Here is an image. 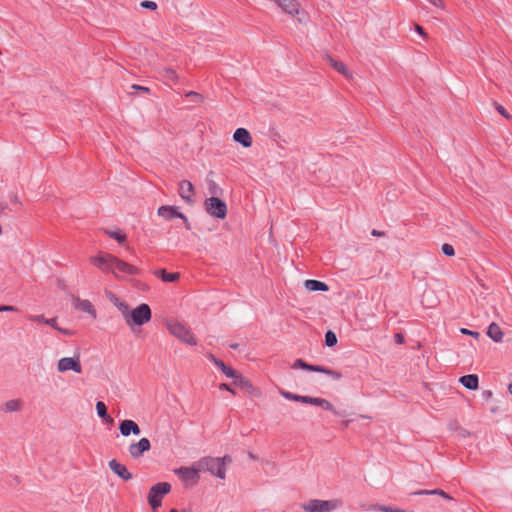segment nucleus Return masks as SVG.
Masks as SVG:
<instances>
[{
    "label": "nucleus",
    "mask_w": 512,
    "mask_h": 512,
    "mask_svg": "<svg viewBox=\"0 0 512 512\" xmlns=\"http://www.w3.org/2000/svg\"><path fill=\"white\" fill-rule=\"evenodd\" d=\"M232 462L230 456L224 457H203L198 460L200 471H207L219 479L226 478V466Z\"/></svg>",
    "instance_id": "f257e3e1"
},
{
    "label": "nucleus",
    "mask_w": 512,
    "mask_h": 512,
    "mask_svg": "<svg viewBox=\"0 0 512 512\" xmlns=\"http://www.w3.org/2000/svg\"><path fill=\"white\" fill-rule=\"evenodd\" d=\"M122 317L126 325L133 330L135 326H142L148 323L151 320L152 312L149 305L145 303L140 304L134 309H130L128 305Z\"/></svg>",
    "instance_id": "f03ea898"
},
{
    "label": "nucleus",
    "mask_w": 512,
    "mask_h": 512,
    "mask_svg": "<svg viewBox=\"0 0 512 512\" xmlns=\"http://www.w3.org/2000/svg\"><path fill=\"white\" fill-rule=\"evenodd\" d=\"M340 499L320 500L311 499L301 505L305 512H332L342 506Z\"/></svg>",
    "instance_id": "7ed1b4c3"
},
{
    "label": "nucleus",
    "mask_w": 512,
    "mask_h": 512,
    "mask_svg": "<svg viewBox=\"0 0 512 512\" xmlns=\"http://www.w3.org/2000/svg\"><path fill=\"white\" fill-rule=\"evenodd\" d=\"M171 491V485L167 482H160L153 485L148 492V503L153 510L159 508L162 504V499Z\"/></svg>",
    "instance_id": "20e7f679"
},
{
    "label": "nucleus",
    "mask_w": 512,
    "mask_h": 512,
    "mask_svg": "<svg viewBox=\"0 0 512 512\" xmlns=\"http://www.w3.org/2000/svg\"><path fill=\"white\" fill-rule=\"evenodd\" d=\"M169 332L178 338L180 341L195 346L197 345V340L194 337L193 333L183 324L179 322L169 323L167 325Z\"/></svg>",
    "instance_id": "39448f33"
},
{
    "label": "nucleus",
    "mask_w": 512,
    "mask_h": 512,
    "mask_svg": "<svg viewBox=\"0 0 512 512\" xmlns=\"http://www.w3.org/2000/svg\"><path fill=\"white\" fill-rule=\"evenodd\" d=\"M205 211L212 217L224 219L227 215V205L219 197L207 198L204 202Z\"/></svg>",
    "instance_id": "423d86ee"
},
{
    "label": "nucleus",
    "mask_w": 512,
    "mask_h": 512,
    "mask_svg": "<svg viewBox=\"0 0 512 512\" xmlns=\"http://www.w3.org/2000/svg\"><path fill=\"white\" fill-rule=\"evenodd\" d=\"M292 368L324 373L326 375H329L333 380H336V381H338L342 378V374L339 371L332 370V369H329L324 366L310 365V364L306 363L305 361H303L302 359L295 360L292 365Z\"/></svg>",
    "instance_id": "0eeeda50"
},
{
    "label": "nucleus",
    "mask_w": 512,
    "mask_h": 512,
    "mask_svg": "<svg viewBox=\"0 0 512 512\" xmlns=\"http://www.w3.org/2000/svg\"><path fill=\"white\" fill-rule=\"evenodd\" d=\"M116 256L101 252L96 256H92L89 258L90 262L94 264L96 267H98L103 272H111L114 274L115 277H119V274L115 272L113 269V264L115 262Z\"/></svg>",
    "instance_id": "6e6552de"
},
{
    "label": "nucleus",
    "mask_w": 512,
    "mask_h": 512,
    "mask_svg": "<svg viewBox=\"0 0 512 512\" xmlns=\"http://www.w3.org/2000/svg\"><path fill=\"white\" fill-rule=\"evenodd\" d=\"M57 371L59 373H65L73 371L76 374L82 373V364L79 355L72 357H62L57 362Z\"/></svg>",
    "instance_id": "1a4fd4ad"
},
{
    "label": "nucleus",
    "mask_w": 512,
    "mask_h": 512,
    "mask_svg": "<svg viewBox=\"0 0 512 512\" xmlns=\"http://www.w3.org/2000/svg\"><path fill=\"white\" fill-rule=\"evenodd\" d=\"M200 472L201 471L198 466V461L195 462L191 467H180L175 470V473L179 475L184 482L190 483L192 485L198 483Z\"/></svg>",
    "instance_id": "9d476101"
},
{
    "label": "nucleus",
    "mask_w": 512,
    "mask_h": 512,
    "mask_svg": "<svg viewBox=\"0 0 512 512\" xmlns=\"http://www.w3.org/2000/svg\"><path fill=\"white\" fill-rule=\"evenodd\" d=\"M157 214L166 219V220H172L174 218H180L184 221L185 223V226L187 229H190V222L188 220V218L183 214L181 213L177 207L175 206H169V205H165V206H161L158 208L157 210Z\"/></svg>",
    "instance_id": "9b49d317"
},
{
    "label": "nucleus",
    "mask_w": 512,
    "mask_h": 512,
    "mask_svg": "<svg viewBox=\"0 0 512 512\" xmlns=\"http://www.w3.org/2000/svg\"><path fill=\"white\" fill-rule=\"evenodd\" d=\"M151 449V443L148 438H141L139 441L131 443L128 446V452L131 458L139 459L142 455Z\"/></svg>",
    "instance_id": "f8f14e48"
},
{
    "label": "nucleus",
    "mask_w": 512,
    "mask_h": 512,
    "mask_svg": "<svg viewBox=\"0 0 512 512\" xmlns=\"http://www.w3.org/2000/svg\"><path fill=\"white\" fill-rule=\"evenodd\" d=\"M28 319L33 322L45 323L64 335H68V336L73 335L72 331H70L68 329H63L58 326L56 317L51 318V319H46L43 315H30V316H28Z\"/></svg>",
    "instance_id": "ddd939ff"
},
{
    "label": "nucleus",
    "mask_w": 512,
    "mask_h": 512,
    "mask_svg": "<svg viewBox=\"0 0 512 512\" xmlns=\"http://www.w3.org/2000/svg\"><path fill=\"white\" fill-rule=\"evenodd\" d=\"M108 466L111 469V471L116 474L119 478L129 481L132 479V474L128 471L126 466L122 463H120L116 459H112L108 462Z\"/></svg>",
    "instance_id": "4468645a"
},
{
    "label": "nucleus",
    "mask_w": 512,
    "mask_h": 512,
    "mask_svg": "<svg viewBox=\"0 0 512 512\" xmlns=\"http://www.w3.org/2000/svg\"><path fill=\"white\" fill-rule=\"evenodd\" d=\"M119 430L121 435L124 437H128L131 434L138 436L141 433L138 424L135 421L128 419H125L120 422Z\"/></svg>",
    "instance_id": "2eb2a0df"
},
{
    "label": "nucleus",
    "mask_w": 512,
    "mask_h": 512,
    "mask_svg": "<svg viewBox=\"0 0 512 512\" xmlns=\"http://www.w3.org/2000/svg\"><path fill=\"white\" fill-rule=\"evenodd\" d=\"M304 403L316 405V406L321 407L324 410L333 412L335 415H340L334 408L333 404L324 398L304 396Z\"/></svg>",
    "instance_id": "dca6fc26"
},
{
    "label": "nucleus",
    "mask_w": 512,
    "mask_h": 512,
    "mask_svg": "<svg viewBox=\"0 0 512 512\" xmlns=\"http://www.w3.org/2000/svg\"><path fill=\"white\" fill-rule=\"evenodd\" d=\"M74 307H75V309H77L81 312L87 313L93 319L97 318V311H96L94 305L87 299H80V298L75 299Z\"/></svg>",
    "instance_id": "f3484780"
},
{
    "label": "nucleus",
    "mask_w": 512,
    "mask_h": 512,
    "mask_svg": "<svg viewBox=\"0 0 512 512\" xmlns=\"http://www.w3.org/2000/svg\"><path fill=\"white\" fill-rule=\"evenodd\" d=\"M113 269L115 270V272L117 274H118V272L127 274V275H136L139 273V270L135 266H133L117 257L115 258V262L113 264Z\"/></svg>",
    "instance_id": "a211bd4d"
},
{
    "label": "nucleus",
    "mask_w": 512,
    "mask_h": 512,
    "mask_svg": "<svg viewBox=\"0 0 512 512\" xmlns=\"http://www.w3.org/2000/svg\"><path fill=\"white\" fill-rule=\"evenodd\" d=\"M179 195L187 203H192V196L194 195V186L188 180H183L179 183Z\"/></svg>",
    "instance_id": "6ab92c4d"
},
{
    "label": "nucleus",
    "mask_w": 512,
    "mask_h": 512,
    "mask_svg": "<svg viewBox=\"0 0 512 512\" xmlns=\"http://www.w3.org/2000/svg\"><path fill=\"white\" fill-rule=\"evenodd\" d=\"M233 139L242 144L245 148L252 146V137L249 131L245 128H238L233 134Z\"/></svg>",
    "instance_id": "aec40b11"
},
{
    "label": "nucleus",
    "mask_w": 512,
    "mask_h": 512,
    "mask_svg": "<svg viewBox=\"0 0 512 512\" xmlns=\"http://www.w3.org/2000/svg\"><path fill=\"white\" fill-rule=\"evenodd\" d=\"M459 381L465 388L470 389V390H477L479 387L478 377H477V375H474V374L462 376L459 379Z\"/></svg>",
    "instance_id": "412c9836"
},
{
    "label": "nucleus",
    "mask_w": 512,
    "mask_h": 512,
    "mask_svg": "<svg viewBox=\"0 0 512 512\" xmlns=\"http://www.w3.org/2000/svg\"><path fill=\"white\" fill-rule=\"evenodd\" d=\"M487 335L494 341V342H501L503 340V332L500 326L493 322L489 325L487 330Z\"/></svg>",
    "instance_id": "4be33fe9"
},
{
    "label": "nucleus",
    "mask_w": 512,
    "mask_h": 512,
    "mask_svg": "<svg viewBox=\"0 0 512 512\" xmlns=\"http://www.w3.org/2000/svg\"><path fill=\"white\" fill-rule=\"evenodd\" d=\"M105 295L107 297V299L115 306L117 307V309L119 310V312L121 313V315L123 314L124 311H126V308L128 306V304L124 301H122L118 296H116L114 293H112L111 291H105Z\"/></svg>",
    "instance_id": "5701e85b"
},
{
    "label": "nucleus",
    "mask_w": 512,
    "mask_h": 512,
    "mask_svg": "<svg viewBox=\"0 0 512 512\" xmlns=\"http://www.w3.org/2000/svg\"><path fill=\"white\" fill-rule=\"evenodd\" d=\"M304 287L308 291H327L328 290V286L324 282H321L318 280H306L304 282Z\"/></svg>",
    "instance_id": "b1692460"
},
{
    "label": "nucleus",
    "mask_w": 512,
    "mask_h": 512,
    "mask_svg": "<svg viewBox=\"0 0 512 512\" xmlns=\"http://www.w3.org/2000/svg\"><path fill=\"white\" fill-rule=\"evenodd\" d=\"M96 412L98 414V416L106 423L108 424H112L113 423V418L111 416L108 415L107 413V407L105 405L104 402L102 401H98L96 403Z\"/></svg>",
    "instance_id": "393cba45"
},
{
    "label": "nucleus",
    "mask_w": 512,
    "mask_h": 512,
    "mask_svg": "<svg viewBox=\"0 0 512 512\" xmlns=\"http://www.w3.org/2000/svg\"><path fill=\"white\" fill-rule=\"evenodd\" d=\"M23 403L20 399H11L4 403L3 409L5 412H18L21 411Z\"/></svg>",
    "instance_id": "a878e982"
},
{
    "label": "nucleus",
    "mask_w": 512,
    "mask_h": 512,
    "mask_svg": "<svg viewBox=\"0 0 512 512\" xmlns=\"http://www.w3.org/2000/svg\"><path fill=\"white\" fill-rule=\"evenodd\" d=\"M155 274L161 277L164 282H175L180 278L179 273H168L164 269L156 271Z\"/></svg>",
    "instance_id": "bb28decb"
},
{
    "label": "nucleus",
    "mask_w": 512,
    "mask_h": 512,
    "mask_svg": "<svg viewBox=\"0 0 512 512\" xmlns=\"http://www.w3.org/2000/svg\"><path fill=\"white\" fill-rule=\"evenodd\" d=\"M105 234L109 237L117 240L119 243H123L126 240V234L122 231L116 229V230H105Z\"/></svg>",
    "instance_id": "cd10ccee"
},
{
    "label": "nucleus",
    "mask_w": 512,
    "mask_h": 512,
    "mask_svg": "<svg viewBox=\"0 0 512 512\" xmlns=\"http://www.w3.org/2000/svg\"><path fill=\"white\" fill-rule=\"evenodd\" d=\"M367 510L383 511V512H406L405 510L393 508L391 506L378 505V504L371 505Z\"/></svg>",
    "instance_id": "c85d7f7f"
},
{
    "label": "nucleus",
    "mask_w": 512,
    "mask_h": 512,
    "mask_svg": "<svg viewBox=\"0 0 512 512\" xmlns=\"http://www.w3.org/2000/svg\"><path fill=\"white\" fill-rule=\"evenodd\" d=\"M280 394L287 400L304 403V396H302V395L293 394L286 390H280Z\"/></svg>",
    "instance_id": "c756f323"
},
{
    "label": "nucleus",
    "mask_w": 512,
    "mask_h": 512,
    "mask_svg": "<svg viewBox=\"0 0 512 512\" xmlns=\"http://www.w3.org/2000/svg\"><path fill=\"white\" fill-rule=\"evenodd\" d=\"M234 383H235L236 385H238V386L242 387V388H247V389H248V388H251V387H252L251 382H250L247 378H245V377L241 376L239 373H238V374H237V376L234 378Z\"/></svg>",
    "instance_id": "7c9ffc66"
},
{
    "label": "nucleus",
    "mask_w": 512,
    "mask_h": 512,
    "mask_svg": "<svg viewBox=\"0 0 512 512\" xmlns=\"http://www.w3.org/2000/svg\"><path fill=\"white\" fill-rule=\"evenodd\" d=\"M325 344L328 347H333L337 344V336L333 331H328L325 334Z\"/></svg>",
    "instance_id": "2f4dec72"
},
{
    "label": "nucleus",
    "mask_w": 512,
    "mask_h": 512,
    "mask_svg": "<svg viewBox=\"0 0 512 512\" xmlns=\"http://www.w3.org/2000/svg\"><path fill=\"white\" fill-rule=\"evenodd\" d=\"M163 77L168 81H176L177 79L175 71L167 67L163 69Z\"/></svg>",
    "instance_id": "473e14b6"
},
{
    "label": "nucleus",
    "mask_w": 512,
    "mask_h": 512,
    "mask_svg": "<svg viewBox=\"0 0 512 512\" xmlns=\"http://www.w3.org/2000/svg\"><path fill=\"white\" fill-rule=\"evenodd\" d=\"M336 70L348 79H352V72L349 66H334Z\"/></svg>",
    "instance_id": "72a5a7b5"
},
{
    "label": "nucleus",
    "mask_w": 512,
    "mask_h": 512,
    "mask_svg": "<svg viewBox=\"0 0 512 512\" xmlns=\"http://www.w3.org/2000/svg\"><path fill=\"white\" fill-rule=\"evenodd\" d=\"M186 97L190 98L191 101L201 103L203 102V96L197 92L190 91L186 93Z\"/></svg>",
    "instance_id": "f704fd0d"
},
{
    "label": "nucleus",
    "mask_w": 512,
    "mask_h": 512,
    "mask_svg": "<svg viewBox=\"0 0 512 512\" xmlns=\"http://www.w3.org/2000/svg\"><path fill=\"white\" fill-rule=\"evenodd\" d=\"M441 250L446 256L452 257L455 255V250H454L453 246L450 244H447V243L443 244L441 247Z\"/></svg>",
    "instance_id": "c9c22d12"
},
{
    "label": "nucleus",
    "mask_w": 512,
    "mask_h": 512,
    "mask_svg": "<svg viewBox=\"0 0 512 512\" xmlns=\"http://www.w3.org/2000/svg\"><path fill=\"white\" fill-rule=\"evenodd\" d=\"M209 358H210V360H211V361H212V362H213V363H214V364H215V365H216V366H217V367H218L222 372H224V371H225V369H226L227 365H226L223 361H221V360L217 359V358H216L215 356H213V355H210V357H209Z\"/></svg>",
    "instance_id": "e433bc0d"
},
{
    "label": "nucleus",
    "mask_w": 512,
    "mask_h": 512,
    "mask_svg": "<svg viewBox=\"0 0 512 512\" xmlns=\"http://www.w3.org/2000/svg\"><path fill=\"white\" fill-rule=\"evenodd\" d=\"M209 358H210V360H211V361H212V362H213V363H214V364H215V365H216V366H217V367H218L222 372H224V371H225V369H226L227 365H226L223 361H221V360L217 359V358H216L215 356H213V355H210V357H209Z\"/></svg>",
    "instance_id": "4c0bfd02"
},
{
    "label": "nucleus",
    "mask_w": 512,
    "mask_h": 512,
    "mask_svg": "<svg viewBox=\"0 0 512 512\" xmlns=\"http://www.w3.org/2000/svg\"><path fill=\"white\" fill-rule=\"evenodd\" d=\"M141 7L149 10H156L157 9V3L154 1H142L140 3Z\"/></svg>",
    "instance_id": "58836bf2"
},
{
    "label": "nucleus",
    "mask_w": 512,
    "mask_h": 512,
    "mask_svg": "<svg viewBox=\"0 0 512 512\" xmlns=\"http://www.w3.org/2000/svg\"><path fill=\"white\" fill-rule=\"evenodd\" d=\"M496 110L504 116L506 119H511V115L507 112V110L500 104L494 103Z\"/></svg>",
    "instance_id": "ea45409f"
},
{
    "label": "nucleus",
    "mask_w": 512,
    "mask_h": 512,
    "mask_svg": "<svg viewBox=\"0 0 512 512\" xmlns=\"http://www.w3.org/2000/svg\"><path fill=\"white\" fill-rule=\"evenodd\" d=\"M431 494L439 495V496H441L442 498H444L446 500H452V497L450 495H448L445 491L441 490V489L432 490Z\"/></svg>",
    "instance_id": "a19ab883"
},
{
    "label": "nucleus",
    "mask_w": 512,
    "mask_h": 512,
    "mask_svg": "<svg viewBox=\"0 0 512 512\" xmlns=\"http://www.w3.org/2000/svg\"><path fill=\"white\" fill-rule=\"evenodd\" d=\"M223 373L227 377L232 378V379H234L237 376V374H238V372L236 370H234L233 368H231L229 366L226 367V369H225V371Z\"/></svg>",
    "instance_id": "79ce46f5"
},
{
    "label": "nucleus",
    "mask_w": 512,
    "mask_h": 512,
    "mask_svg": "<svg viewBox=\"0 0 512 512\" xmlns=\"http://www.w3.org/2000/svg\"><path fill=\"white\" fill-rule=\"evenodd\" d=\"M427 1L430 2L433 6H435L437 8H441V9L444 8L443 0H427Z\"/></svg>",
    "instance_id": "37998d69"
},
{
    "label": "nucleus",
    "mask_w": 512,
    "mask_h": 512,
    "mask_svg": "<svg viewBox=\"0 0 512 512\" xmlns=\"http://www.w3.org/2000/svg\"><path fill=\"white\" fill-rule=\"evenodd\" d=\"M12 311H16V308L14 306H10V305L0 306V312H12Z\"/></svg>",
    "instance_id": "c03bdc74"
},
{
    "label": "nucleus",
    "mask_w": 512,
    "mask_h": 512,
    "mask_svg": "<svg viewBox=\"0 0 512 512\" xmlns=\"http://www.w3.org/2000/svg\"><path fill=\"white\" fill-rule=\"evenodd\" d=\"M461 333L466 334V335H470V336H473V337H478L479 336L478 332L471 331V330H468V329H465V328L461 329Z\"/></svg>",
    "instance_id": "a18cd8bd"
},
{
    "label": "nucleus",
    "mask_w": 512,
    "mask_h": 512,
    "mask_svg": "<svg viewBox=\"0 0 512 512\" xmlns=\"http://www.w3.org/2000/svg\"><path fill=\"white\" fill-rule=\"evenodd\" d=\"M131 88L134 90H139V91L146 92V93L149 92V88L140 86V85H136V84L132 85Z\"/></svg>",
    "instance_id": "49530a36"
},
{
    "label": "nucleus",
    "mask_w": 512,
    "mask_h": 512,
    "mask_svg": "<svg viewBox=\"0 0 512 512\" xmlns=\"http://www.w3.org/2000/svg\"><path fill=\"white\" fill-rule=\"evenodd\" d=\"M432 490H419L413 493V495H432Z\"/></svg>",
    "instance_id": "de8ad7c7"
},
{
    "label": "nucleus",
    "mask_w": 512,
    "mask_h": 512,
    "mask_svg": "<svg viewBox=\"0 0 512 512\" xmlns=\"http://www.w3.org/2000/svg\"><path fill=\"white\" fill-rule=\"evenodd\" d=\"M219 388L221 390H226V391H229L231 392L232 394H234L235 392L229 387V385L225 384V383H222L219 385Z\"/></svg>",
    "instance_id": "09e8293b"
},
{
    "label": "nucleus",
    "mask_w": 512,
    "mask_h": 512,
    "mask_svg": "<svg viewBox=\"0 0 512 512\" xmlns=\"http://www.w3.org/2000/svg\"><path fill=\"white\" fill-rule=\"evenodd\" d=\"M415 30L417 33H419L421 36L426 37V33L424 32L423 28L419 25L415 26Z\"/></svg>",
    "instance_id": "8fccbe9b"
},
{
    "label": "nucleus",
    "mask_w": 512,
    "mask_h": 512,
    "mask_svg": "<svg viewBox=\"0 0 512 512\" xmlns=\"http://www.w3.org/2000/svg\"><path fill=\"white\" fill-rule=\"evenodd\" d=\"M210 192L212 194H216L217 193V185L214 182H211V184H210Z\"/></svg>",
    "instance_id": "3c124183"
},
{
    "label": "nucleus",
    "mask_w": 512,
    "mask_h": 512,
    "mask_svg": "<svg viewBox=\"0 0 512 512\" xmlns=\"http://www.w3.org/2000/svg\"><path fill=\"white\" fill-rule=\"evenodd\" d=\"M372 235H373V236L380 237V236H383V235H384V233H383V232H381V231L373 230V231H372Z\"/></svg>",
    "instance_id": "603ef678"
},
{
    "label": "nucleus",
    "mask_w": 512,
    "mask_h": 512,
    "mask_svg": "<svg viewBox=\"0 0 512 512\" xmlns=\"http://www.w3.org/2000/svg\"><path fill=\"white\" fill-rule=\"evenodd\" d=\"M396 340H397L398 343H403L404 338H403L402 335L398 334V335H396Z\"/></svg>",
    "instance_id": "864d4df0"
},
{
    "label": "nucleus",
    "mask_w": 512,
    "mask_h": 512,
    "mask_svg": "<svg viewBox=\"0 0 512 512\" xmlns=\"http://www.w3.org/2000/svg\"><path fill=\"white\" fill-rule=\"evenodd\" d=\"M508 390H509L510 394L512 395V383H510V384L508 385Z\"/></svg>",
    "instance_id": "5fc2aeb1"
},
{
    "label": "nucleus",
    "mask_w": 512,
    "mask_h": 512,
    "mask_svg": "<svg viewBox=\"0 0 512 512\" xmlns=\"http://www.w3.org/2000/svg\"><path fill=\"white\" fill-rule=\"evenodd\" d=\"M230 347L233 348V349H237L238 348V344H231Z\"/></svg>",
    "instance_id": "6e6d98bb"
},
{
    "label": "nucleus",
    "mask_w": 512,
    "mask_h": 512,
    "mask_svg": "<svg viewBox=\"0 0 512 512\" xmlns=\"http://www.w3.org/2000/svg\"><path fill=\"white\" fill-rule=\"evenodd\" d=\"M492 395L491 391L487 392V397H490Z\"/></svg>",
    "instance_id": "4d7b16f0"
},
{
    "label": "nucleus",
    "mask_w": 512,
    "mask_h": 512,
    "mask_svg": "<svg viewBox=\"0 0 512 512\" xmlns=\"http://www.w3.org/2000/svg\"><path fill=\"white\" fill-rule=\"evenodd\" d=\"M170 512H178L176 509H171Z\"/></svg>",
    "instance_id": "13d9d810"
}]
</instances>
